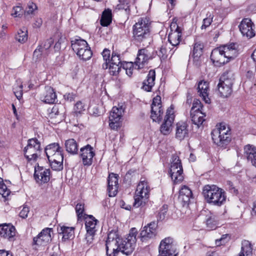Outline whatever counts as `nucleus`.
I'll return each instance as SVG.
<instances>
[{
  "label": "nucleus",
  "mask_w": 256,
  "mask_h": 256,
  "mask_svg": "<svg viewBox=\"0 0 256 256\" xmlns=\"http://www.w3.org/2000/svg\"><path fill=\"white\" fill-rule=\"evenodd\" d=\"M236 44L232 43L214 49L210 54V59L216 64H224L230 60L234 59L238 54Z\"/></svg>",
  "instance_id": "obj_1"
},
{
  "label": "nucleus",
  "mask_w": 256,
  "mask_h": 256,
  "mask_svg": "<svg viewBox=\"0 0 256 256\" xmlns=\"http://www.w3.org/2000/svg\"><path fill=\"white\" fill-rule=\"evenodd\" d=\"M202 194L206 202L212 205L221 206L226 200L224 191L215 185H206Z\"/></svg>",
  "instance_id": "obj_2"
},
{
  "label": "nucleus",
  "mask_w": 256,
  "mask_h": 256,
  "mask_svg": "<svg viewBox=\"0 0 256 256\" xmlns=\"http://www.w3.org/2000/svg\"><path fill=\"white\" fill-rule=\"evenodd\" d=\"M150 190L147 180L141 178L135 192L134 206L138 208L144 206L149 198Z\"/></svg>",
  "instance_id": "obj_3"
},
{
  "label": "nucleus",
  "mask_w": 256,
  "mask_h": 256,
  "mask_svg": "<svg viewBox=\"0 0 256 256\" xmlns=\"http://www.w3.org/2000/svg\"><path fill=\"white\" fill-rule=\"evenodd\" d=\"M150 22L146 18H141L133 26V35L135 40L141 42L150 36Z\"/></svg>",
  "instance_id": "obj_4"
},
{
  "label": "nucleus",
  "mask_w": 256,
  "mask_h": 256,
  "mask_svg": "<svg viewBox=\"0 0 256 256\" xmlns=\"http://www.w3.org/2000/svg\"><path fill=\"white\" fill-rule=\"evenodd\" d=\"M42 151L40 142L36 138L28 140L27 146L24 150V156L28 161H35Z\"/></svg>",
  "instance_id": "obj_5"
},
{
  "label": "nucleus",
  "mask_w": 256,
  "mask_h": 256,
  "mask_svg": "<svg viewBox=\"0 0 256 256\" xmlns=\"http://www.w3.org/2000/svg\"><path fill=\"white\" fill-rule=\"evenodd\" d=\"M211 134L214 143L220 146L228 144L231 140L230 134L224 126L220 125L219 128H214Z\"/></svg>",
  "instance_id": "obj_6"
},
{
  "label": "nucleus",
  "mask_w": 256,
  "mask_h": 256,
  "mask_svg": "<svg viewBox=\"0 0 256 256\" xmlns=\"http://www.w3.org/2000/svg\"><path fill=\"white\" fill-rule=\"evenodd\" d=\"M170 177L174 184H177L184 180L182 164L178 156H172L170 169Z\"/></svg>",
  "instance_id": "obj_7"
},
{
  "label": "nucleus",
  "mask_w": 256,
  "mask_h": 256,
  "mask_svg": "<svg viewBox=\"0 0 256 256\" xmlns=\"http://www.w3.org/2000/svg\"><path fill=\"white\" fill-rule=\"evenodd\" d=\"M137 230L136 228H132L126 238L121 240L120 246L121 252L125 254L128 256L134 250L136 244V236Z\"/></svg>",
  "instance_id": "obj_8"
},
{
  "label": "nucleus",
  "mask_w": 256,
  "mask_h": 256,
  "mask_svg": "<svg viewBox=\"0 0 256 256\" xmlns=\"http://www.w3.org/2000/svg\"><path fill=\"white\" fill-rule=\"evenodd\" d=\"M177 254L176 246L172 238H166L161 241L158 256H177Z\"/></svg>",
  "instance_id": "obj_9"
},
{
  "label": "nucleus",
  "mask_w": 256,
  "mask_h": 256,
  "mask_svg": "<svg viewBox=\"0 0 256 256\" xmlns=\"http://www.w3.org/2000/svg\"><path fill=\"white\" fill-rule=\"evenodd\" d=\"M176 22L177 20L176 18H173L170 25V32L168 36V42L174 46H178L182 40V32L184 30Z\"/></svg>",
  "instance_id": "obj_10"
},
{
  "label": "nucleus",
  "mask_w": 256,
  "mask_h": 256,
  "mask_svg": "<svg viewBox=\"0 0 256 256\" xmlns=\"http://www.w3.org/2000/svg\"><path fill=\"white\" fill-rule=\"evenodd\" d=\"M174 120L173 108L171 106L168 108L164 118V122L160 127V132L164 135H168L172 131V124Z\"/></svg>",
  "instance_id": "obj_11"
},
{
  "label": "nucleus",
  "mask_w": 256,
  "mask_h": 256,
  "mask_svg": "<svg viewBox=\"0 0 256 256\" xmlns=\"http://www.w3.org/2000/svg\"><path fill=\"white\" fill-rule=\"evenodd\" d=\"M124 110L122 106H114L110 111L109 116V126L114 130H118L120 126V120Z\"/></svg>",
  "instance_id": "obj_12"
},
{
  "label": "nucleus",
  "mask_w": 256,
  "mask_h": 256,
  "mask_svg": "<svg viewBox=\"0 0 256 256\" xmlns=\"http://www.w3.org/2000/svg\"><path fill=\"white\" fill-rule=\"evenodd\" d=\"M152 58V56L148 49L142 48L138 50L134 64L138 69H140Z\"/></svg>",
  "instance_id": "obj_13"
},
{
  "label": "nucleus",
  "mask_w": 256,
  "mask_h": 256,
  "mask_svg": "<svg viewBox=\"0 0 256 256\" xmlns=\"http://www.w3.org/2000/svg\"><path fill=\"white\" fill-rule=\"evenodd\" d=\"M157 224L155 222H151L144 226L140 232V238L142 242H145L154 238L156 234Z\"/></svg>",
  "instance_id": "obj_14"
},
{
  "label": "nucleus",
  "mask_w": 256,
  "mask_h": 256,
  "mask_svg": "<svg viewBox=\"0 0 256 256\" xmlns=\"http://www.w3.org/2000/svg\"><path fill=\"white\" fill-rule=\"evenodd\" d=\"M52 228L44 229L36 237L34 238L33 244L36 246L45 245L52 240Z\"/></svg>",
  "instance_id": "obj_15"
},
{
  "label": "nucleus",
  "mask_w": 256,
  "mask_h": 256,
  "mask_svg": "<svg viewBox=\"0 0 256 256\" xmlns=\"http://www.w3.org/2000/svg\"><path fill=\"white\" fill-rule=\"evenodd\" d=\"M95 155L93 148L90 144L80 148V156L84 166H90L92 162V158Z\"/></svg>",
  "instance_id": "obj_16"
},
{
  "label": "nucleus",
  "mask_w": 256,
  "mask_h": 256,
  "mask_svg": "<svg viewBox=\"0 0 256 256\" xmlns=\"http://www.w3.org/2000/svg\"><path fill=\"white\" fill-rule=\"evenodd\" d=\"M254 24L251 20L244 18L239 25L240 30L243 36L250 38L255 36V32L252 28Z\"/></svg>",
  "instance_id": "obj_17"
},
{
  "label": "nucleus",
  "mask_w": 256,
  "mask_h": 256,
  "mask_svg": "<svg viewBox=\"0 0 256 256\" xmlns=\"http://www.w3.org/2000/svg\"><path fill=\"white\" fill-rule=\"evenodd\" d=\"M34 177L38 182H47L50 179V170L43 166H38L35 167Z\"/></svg>",
  "instance_id": "obj_18"
},
{
  "label": "nucleus",
  "mask_w": 256,
  "mask_h": 256,
  "mask_svg": "<svg viewBox=\"0 0 256 256\" xmlns=\"http://www.w3.org/2000/svg\"><path fill=\"white\" fill-rule=\"evenodd\" d=\"M120 240L121 239L116 232H110L108 234L106 241V248H116V250L121 251Z\"/></svg>",
  "instance_id": "obj_19"
},
{
  "label": "nucleus",
  "mask_w": 256,
  "mask_h": 256,
  "mask_svg": "<svg viewBox=\"0 0 256 256\" xmlns=\"http://www.w3.org/2000/svg\"><path fill=\"white\" fill-rule=\"evenodd\" d=\"M118 174L114 173H111L108 176V190L110 196H114L118 192Z\"/></svg>",
  "instance_id": "obj_20"
},
{
  "label": "nucleus",
  "mask_w": 256,
  "mask_h": 256,
  "mask_svg": "<svg viewBox=\"0 0 256 256\" xmlns=\"http://www.w3.org/2000/svg\"><path fill=\"white\" fill-rule=\"evenodd\" d=\"M16 230L10 224H0V236L10 240H14L16 236Z\"/></svg>",
  "instance_id": "obj_21"
},
{
  "label": "nucleus",
  "mask_w": 256,
  "mask_h": 256,
  "mask_svg": "<svg viewBox=\"0 0 256 256\" xmlns=\"http://www.w3.org/2000/svg\"><path fill=\"white\" fill-rule=\"evenodd\" d=\"M197 90L199 96L202 98V100L207 104L210 103V100L208 97L209 83L205 80H200L198 84Z\"/></svg>",
  "instance_id": "obj_22"
},
{
  "label": "nucleus",
  "mask_w": 256,
  "mask_h": 256,
  "mask_svg": "<svg viewBox=\"0 0 256 256\" xmlns=\"http://www.w3.org/2000/svg\"><path fill=\"white\" fill-rule=\"evenodd\" d=\"M188 125L186 122H179L176 124V138L179 140H182L188 136Z\"/></svg>",
  "instance_id": "obj_23"
},
{
  "label": "nucleus",
  "mask_w": 256,
  "mask_h": 256,
  "mask_svg": "<svg viewBox=\"0 0 256 256\" xmlns=\"http://www.w3.org/2000/svg\"><path fill=\"white\" fill-rule=\"evenodd\" d=\"M42 101L48 104H54L56 99V96L54 89L49 86L45 87L44 92L40 96Z\"/></svg>",
  "instance_id": "obj_24"
},
{
  "label": "nucleus",
  "mask_w": 256,
  "mask_h": 256,
  "mask_svg": "<svg viewBox=\"0 0 256 256\" xmlns=\"http://www.w3.org/2000/svg\"><path fill=\"white\" fill-rule=\"evenodd\" d=\"M232 85L230 84L228 82H219L218 84V90L220 95L222 98H228L232 94Z\"/></svg>",
  "instance_id": "obj_25"
},
{
  "label": "nucleus",
  "mask_w": 256,
  "mask_h": 256,
  "mask_svg": "<svg viewBox=\"0 0 256 256\" xmlns=\"http://www.w3.org/2000/svg\"><path fill=\"white\" fill-rule=\"evenodd\" d=\"M63 106L60 105H54L49 113L48 116L51 119H56L55 122L59 123L62 120Z\"/></svg>",
  "instance_id": "obj_26"
},
{
  "label": "nucleus",
  "mask_w": 256,
  "mask_h": 256,
  "mask_svg": "<svg viewBox=\"0 0 256 256\" xmlns=\"http://www.w3.org/2000/svg\"><path fill=\"white\" fill-rule=\"evenodd\" d=\"M244 154L248 160L250 161L252 164L256 166V148L255 146L248 144L244 148Z\"/></svg>",
  "instance_id": "obj_27"
},
{
  "label": "nucleus",
  "mask_w": 256,
  "mask_h": 256,
  "mask_svg": "<svg viewBox=\"0 0 256 256\" xmlns=\"http://www.w3.org/2000/svg\"><path fill=\"white\" fill-rule=\"evenodd\" d=\"M74 227H68L64 226L58 228V234L62 235V240L64 242L74 236Z\"/></svg>",
  "instance_id": "obj_28"
},
{
  "label": "nucleus",
  "mask_w": 256,
  "mask_h": 256,
  "mask_svg": "<svg viewBox=\"0 0 256 256\" xmlns=\"http://www.w3.org/2000/svg\"><path fill=\"white\" fill-rule=\"evenodd\" d=\"M156 73L154 70H150L146 79L143 82L142 88L147 92H150L154 84Z\"/></svg>",
  "instance_id": "obj_29"
},
{
  "label": "nucleus",
  "mask_w": 256,
  "mask_h": 256,
  "mask_svg": "<svg viewBox=\"0 0 256 256\" xmlns=\"http://www.w3.org/2000/svg\"><path fill=\"white\" fill-rule=\"evenodd\" d=\"M192 121L198 128H200L205 120L204 118L206 116L205 113L202 111L191 112Z\"/></svg>",
  "instance_id": "obj_30"
},
{
  "label": "nucleus",
  "mask_w": 256,
  "mask_h": 256,
  "mask_svg": "<svg viewBox=\"0 0 256 256\" xmlns=\"http://www.w3.org/2000/svg\"><path fill=\"white\" fill-rule=\"evenodd\" d=\"M98 220H96L92 216H88L85 218V226L87 232H92L96 234L97 230L96 226Z\"/></svg>",
  "instance_id": "obj_31"
},
{
  "label": "nucleus",
  "mask_w": 256,
  "mask_h": 256,
  "mask_svg": "<svg viewBox=\"0 0 256 256\" xmlns=\"http://www.w3.org/2000/svg\"><path fill=\"white\" fill-rule=\"evenodd\" d=\"M88 44L87 42L81 39L80 38H75L71 40V46L72 50L76 54L79 52H80V50L88 47Z\"/></svg>",
  "instance_id": "obj_32"
},
{
  "label": "nucleus",
  "mask_w": 256,
  "mask_h": 256,
  "mask_svg": "<svg viewBox=\"0 0 256 256\" xmlns=\"http://www.w3.org/2000/svg\"><path fill=\"white\" fill-rule=\"evenodd\" d=\"M192 194L190 188L186 186H182L180 190L179 199L185 204L188 203L190 198L192 197Z\"/></svg>",
  "instance_id": "obj_33"
},
{
  "label": "nucleus",
  "mask_w": 256,
  "mask_h": 256,
  "mask_svg": "<svg viewBox=\"0 0 256 256\" xmlns=\"http://www.w3.org/2000/svg\"><path fill=\"white\" fill-rule=\"evenodd\" d=\"M203 48L204 46L200 42H196L194 44L193 48L192 57L196 65L200 64V59L202 54Z\"/></svg>",
  "instance_id": "obj_34"
},
{
  "label": "nucleus",
  "mask_w": 256,
  "mask_h": 256,
  "mask_svg": "<svg viewBox=\"0 0 256 256\" xmlns=\"http://www.w3.org/2000/svg\"><path fill=\"white\" fill-rule=\"evenodd\" d=\"M65 147L66 150L70 154L74 155L78 154V144L74 138L66 140L65 142Z\"/></svg>",
  "instance_id": "obj_35"
},
{
  "label": "nucleus",
  "mask_w": 256,
  "mask_h": 256,
  "mask_svg": "<svg viewBox=\"0 0 256 256\" xmlns=\"http://www.w3.org/2000/svg\"><path fill=\"white\" fill-rule=\"evenodd\" d=\"M62 150V148L60 146L58 143H53L48 144L45 148V152L48 158H52L54 154L57 153L58 152Z\"/></svg>",
  "instance_id": "obj_36"
},
{
  "label": "nucleus",
  "mask_w": 256,
  "mask_h": 256,
  "mask_svg": "<svg viewBox=\"0 0 256 256\" xmlns=\"http://www.w3.org/2000/svg\"><path fill=\"white\" fill-rule=\"evenodd\" d=\"M252 248L250 242L244 240L242 242L241 251L238 256H251Z\"/></svg>",
  "instance_id": "obj_37"
},
{
  "label": "nucleus",
  "mask_w": 256,
  "mask_h": 256,
  "mask_svg": "<svg viewBox=\"0 0 256 256\" xmlns=\"http://www.w3.org/2000/svg\"><path fill=\"white\" fill-rule=\"evenodd\" d=\"M112 10L109 8L105 10L102 12L100 20L101 25L104 26H107L112 22Z\"/></svg>",
  "instance_id": "obj_38"
},
{
  "label": "nucleus",
  "mask_w": 256,
  "mask_h": 256,
  "mask_svg": "<svg viewBox=\"0 0 256 256\" xmlns=\"http://www.w3.org/2000/svg\"><path fill=\"white\" fill-rule=\"evenodd\" d=\"M234 80V74L231 70H226L220 79V82H228L230 84L233 85Z\"/></svg>",
  "instance_id": "obj_39"
},
{
  "label": "nucleus",
  "mask_w": 256,
  "mask_h": 256,
  "mask_svg": "<svg viewBox=\"0 0 256 256\" xmlns=\"http://www.w3.org/2000/svg\"><path fill=\"white\" fill-rule=\"evenodd\" d=\"M28 30L25 27H23L20 29L15 36V39L16 40L20 43H24L28 40Z\"/></svg>",
  "instance_id": "obj_40"
},
{
  "label": "nucleus",
  "mask_w": 256,
  "mask_h": 256,
  "mask_svg": "<svg viewBox=\"0 0 256 256\" xmlns=\"http://www.w3.org/2000/svg\"><path fill=\"white\" fill-rule=\"evenodd\" d=\"M76 54L81 60H87L91 58L92 53L90 50V48L88 45V47L82 49L80 50V52H79Z\"/></svg>",
  "instance_id": "obj_41"
},
{
  "label": "nucleus",
  "mask_w": 256,
  "mask_h": 256,
  "mask_svg": "<svg viewBox=\"0 0 256 256\" xmlns=\"http://www.w3.org/2000/svg\"><path fill=\"white\" fill-rule=\"evenodd\" d=\"M122 68V65H115L110 64L108 68H109V73L110 75L114 76H117L120 72Z\"/></svg>",
  "instance_id": "obj_42"
},
{
  "label": "nucleus",
  "mask_w": 256,
  "mask_h": 256,
  "mask_svg": "<svg viewBox=\"0 0 256 256\" xmlns=\"http://www.w3.org/2000/svg\"><path fill=\"white\" fill-rule=\"evenodd\" d=\"M213 18L214 15L212 14L210 12L207 13L206 17L203 20V24L201 27L202 29H206L209 26L212 22Z\"/></svg>",
  "instance_id": "obj_43"
},
{
  "label": "nucleus",
  "mask_w": 256,
  "mask_h": 256,
  "mask_svg": "<svg viewBox=\"0 0 256 256\" xmlns=\"http://www.w3.org/2000/svg\"><path fill=\"white\" fill-rule=\"evenodd\" d=\"M206 224L208 228L213 230L216 228L218 222L215 216H211L206 220Z\"/></svg>",
  "instance_id": "obj_44"
},
{
  "label": "nucleus",
  "mask_w": 256,
  "mask_h": 256,
  "mask_svg": "<svg viewBox=\"0 0 256 256\" xmlns=\"http://www.w3.org/2000/svg\"><path fill=\"white\" fill-rule=\"evenodd\" d=\"M110 64L115 65H122L123 66L124 62H122L120 59V55L114 52L112 53V58L110 61Z\"/></svg>",
  "instance_id": "obj_45"
},
{
  "label": "nucleus",
  "mask_w": 256,
  "mask_h": 256,
  "mask_svg": "<svg viewBox=\"0 0 256 256\" xmlns=\"http://www.w3.org/2000/svg\"><path fill=\"white\" fill-rule=\"evenodd\" d=\"M24 12L23 8L20 6H16L13 8L11 15L14 18L21 17Z\"/></svg>",
  "instance_id": "obj_46"
},
{
  "label": "nucleus",
  "mask_w": 256,
  "mask_h": 256,
  "mask_svg": "<svg viewBox=\"0 0 256 256\" xmlns=\"http://www.w3.org/2000/svg\"><path fill=\"white\" fill-rule=\"evenodd\" d=\"M134 64L132 62H124L122 68L126 70L128 76H130L132 74Z\"/></svg>",
  "instance_id": "obj_47"
},
{
  "label": "nucleus",
  "mask_w": 256,
  "mask_h": 256,
  "mask_svg": "<svg viewBox=\"0 0 256 256\" xmlns=\"http://www.w3.org/2000/svg\"><path fill=\"white\" fill-rule=\"evenodd\" d=\"M50 165L52 170L60 171L63 168V161L54 160L49 161Z\"/></svg>",
  "instance_id": "obj_48"
},
{
  "label": "nucleus",
  "mask_w": 256,
  "mask_h": 256,
  "mask_svg": "<svg viewBox=\"0 0 256 256\" xmlns=\"http://www.w3.org/2000/svg\"><path fill=\"white\" fill-rule=\"evenodd\" d=\"M117 8L118 10H124L126 14H128L130 11L128 0H124L122 2H120V3L118 4Z\"/></svg>",
  "instance_id": "obj_49"
},
{
  "label": "nucleus",
  "mask_w": 256,
  "mask_h": 256,
  "mask_svg": "<svg viewBox=\"0 0 256 256\" xmlns=\"http://www.w3.org/2000/svg\"><path fill=\"white\" fill-rule=\"evenodd\" d=\"M202 106L200 102L198 100H194L192 104V106L191 108V112H196L197 111H202Z\"/></svg>",
  "instance_id": "obj_50"
},
{
  "label": "nucleus",
  "mask_w": 256,
  "mask_h": 256,
  "mask_svg": "<svg viewBox=\"0 0 256 256\" xmlns=\"http://www.w3.org/2000/svg\"><path fill=\"white\" fill-rule=\"evenodd\" d=\"M14 92L18 99L20 100L22 96V85L14 86L13 88Z\"/></svg>",
  "instance_id": "obj_51"
},
{
  "label": "nucleus",
  "mask_w": 256,
  "mask_h": 256,
  "mask_svg": "<svg viewBox=\"0 0 256 256\" xmlns=\"http://www.w3.org/2000/svg\"><path fill=\"white\" fill-rule=\"evenodd\" d=\"M168 210V206L166 205L163 206L160 209L158 215V220H162L166 218Z\"/></svg>",
  "instance_id": "obj_52"
},
{
  "label": "nucleus",
  "mask_w": 256,
  "mask_h": 256,
  "mask_svg": "<svg viewBox=\"0 0 256 256\" xmlns=\"http://www.w3.org/2000/svg\"><path fill=\"white\" fill-rule=\"evenodd\" d=\"M74 110L76 113H82L83 111L85 110V105L81 101L78 102L74 106Z\"/></svg>",
  "instance_id": "obj_53"
},
{
  "label": "nucleus",
  "mask_w": 256,
  "mask_h": 256,
  "mask_svg": "<svg viewBox=\"0 0 256 256\" xmlns=\"http://www.w3.org/2000/svg\"><path fill=\"white\" fill-rule=\"evenodd\" d=\"M44 52V51L42 50V46H38L34 52L33 58L35 59L36 60H40L42 52Z\"/></svg>",
  "instance_id": "obj_54"
},
{
  "label": "nucleus",
  "mask_w": 256,
  "mask_h": 256,
  "mask_svg": "<svg viewBox=\"0 0 256 256\" xmlns=\"http://www.w3.org/2000/svg\"><path fill=\"white\" fill-rule=\"evenodd\" d=\"M163 112H151L150 118L154 122H159L162 119V114Z\"/></svg>",
  "instance_id": "obj_55"
},
{
  "label": "nucleus",
  "mask_w": 256,
  "mask_h": 256,
  "mask_svg": "<svg viewBox=\"0 0 256 256\" xmlns=\"http://www.w3.org/2000/svg\"><path fill=\"white\" fill-rule=\"evenodd\" d=\"M37 8L36 4L32 2H29L28 4V6L24 12L25 14H32L34 11Z\"/></svg>",
  "instance_id": "obj_56"
},
{
  "label": "nucleus",
  "mask_w": 256,
  "mask_h": 256,
  "mask_svg": "<svg viewBox=\"0 0 256 256\" xmlns=\"http://www.w3.org/2000/svg\"><path fill=\"white\" fill-rule=\"evenodd\" d=\"M76 211L78 218L83 216L84 212V204H78L76 206Z\"/></svg>",
  "instance_id": "obj_57"
},
{
  "label": "nucleus",
  "mask_w": 256,
  "mask_h": 256,
  "mask_svg": "<svg viewBox=\"0 0 256 256\" xmlns=\"http://www.w3.org/2000/svg\"><path fill=\"white\" fill-rule=\"evenodd\" d=\"M158 56L162 60H164L167 58L168 50L165 46H161L158 51Z\"/></svg>",
  "instance_id": "obj_58"
},
{
  "label": "nucleus",
  "mask_w": 256,
  "mask_h": 256,
  "mask_svg": "<svg viewBox=\"0 0 256 256\" xmlns=\"http://www.w3.org/2000/svg\"><path fill=\"white\" fill-rule=\"evenodd\" d=\"M52 158H48V161H63L64 160V156L63 154H62V150L59 152H58L57 153H56L55 154H54V156L52 157Z\"/></svg>",
  "instance_id": "obj_59"
},
{
  "label": "nucleus",
  "mask_w": 256,
  "mask_h": 256,
  "mask_svg": "<svg viewBox=\"0 0 256 256\" xmlns=\"http://www.w3.org/2000/svg\"><path fill=\"white\" fill-rule=\"evenodd\" d=\"M10 194V190L8 189L6 185L4 183L0 185V194H2L4 198H6Z\"/></svg>",
  "instance_id": "obj_60"
},
{
  "label": "nucleus",
  "mask_w": 256,
  "mask_h": 256,
  "mask_svg": "<svg viewBox=\"0 0 256 256\" xmlns=\"http://www.w3.org/2000/svg\"><path fill=\"white\" fill-rule=\"evenodd\" d=\"M96 234L92 232H87L85 236V240L86 242V244L88 245H90L92 244L93 240L94 239V236Z\"/></svg>",
  "instance_id": "obj_61"
},
{
  "label": "nucleus",
  "mask_w": 256,
  "mask_h": 256,
  "mask_svg": "<svg viewBox=\"0 0 256 256\" xmlns=\"http://www.w3.org/2000/svg\"><path fill=\"white\" fill-rule=\"evenodd\" d=\"M228 234L222 235L220 238L216 240V244L217 246H220L225 244L228 240Z\"/></svg>",
  "instance_id": "obj_62"
},
{
  "label": "nucleus",
  "mask_w": 256,
  "mask_h": 256,
  "mask_svg": "<svg viewBox=\"0 0 256 256\" xmlns=\"http://www.w3.org/2000/svg\"><path fill=\"white\" fill-rule=\"evenodd\" d=\"M120 252L116 248H106V254L107 256H116Z\"/></svg>",
  "instance_id": "obj_63"
},
{
  "label": "nucleus",
  "mask_w": 256,
  "mask_h": 256,
  "mask_svg": "<svg viewBox=\"0 0 256 256\" xmlns=\"http://www.w3.org/2000/svg\"><path fill=\"white\" fill-rule=\"evenodd\" d=\"M53 43L54 40L52 38L46 40L44 45L42 46L43 50L44 51L48 50L50 48L51 46L53 44Z\"/></svg>",
  "instance_id": "obj_64"
}]
</instances>
